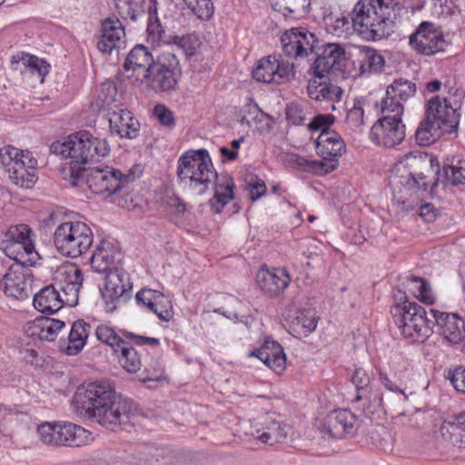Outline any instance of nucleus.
I'll list each match as a JSON object with an SVG mask.
<instances>
[{
  "mask_svg": "<svg viewBox=\"0 0 465 465\" xmlns=\"http://www.w3.org/2000/svg\"><path fill=\"white\" fill-rule=\"evenodd\" d=\"M119 351H121L120 362L124 369L130 373L137 372L142 367L140 352L126 341Z\"/></svg>",
  "mask_w": 465,
  "mask_h": 465,
  "instance_id": "43",
  "label": "nucleus"
},
{
  "mask_svg": "<svg viewBox=\"0 0 465 465\" xmlns=\"http://www.w3.org/2000/svg\"><path fill=\"white\" fill-rule=\"evenodd\" d=\"M123 335L125 339H129L133 344L137 346H158L160 344V341L156 338L136 335L127 331H123Z\"/></svg>",
  "mask_w": 465,
  "mask_h": 465,
  "instance_id": "62",
  "label": "nucleus"
},
{
  "mask_svg": "<svg viewBox=\"0 0 465 465\" xmlns=\"http://www.w3.org/2000/svg\"><path fill=\"white\" fill-rule=\"evenodd\" d=\"M154 115L158 121L168 128L175 125V118L173 113L163 104H157L153 110Z\"/></svg>",
  "mask_w": 465,
  "mask_h": 465,
  "instance_id": "58",
  "label": "nucleus"
},
{
  "mask_svg": "<svg viewBox=\"0 0 465 465\" xmlns=\"http://www.w3.org/2000/svg\"><path fill=\"white\" fill-rule=\"evenodd\" d=\"M384 58L372 48L360 50L359 64L362 73L380 72L384 66Z\"/></svg>",
  "mask_w": 465,
  "mask_h": 465,
  "instance_id": "42",
  "label": "nucleus"
},
{
  "mask_svg": "<svg viewBox=\"0 0 465 465\" xmlns=\"http://www.w3.org/2000/svg\"><path fill=\"white\" fill-rule=\"evenodd\" d=\"M174 453L172 450L166 447L156 448L150 450L147 452H140L139 457H132L129 459L128 463L131 465H159L169 464L173 461Z\"/></svg>",
  "mask_w": 465,
  "mask_h": 465,
  "instance_id": "36",
  "label": "nucleus"
},
{
  "mask_svg": "<svg viewBox=\"0 0 465 465\" xmlns=\"http://www.w3.org/2000/svg\"><path fill=\"white\" fill-rule=\"evenodd\" d=\"M102 35L97 41V48L103 53L111 54L114 49L120 47L124 29L119 19H106L102 24Z\"/></svg>",
  "mask_w": 465,
  "mask_h": 465,
  "instance_id": "28",
  "label": "nucleus"
},
{
  "mask_svg": "<svg viewBox=\"0 0 465 465\" xmlns=\"http://www.w3.org/2000/svg\"><path fill=\"white\" fill-rule=\"evenodd\" d=\"M256 279L260 289L270 296L280 294L291 282L290 275L283 269L259 272Z\"/></svg>",
  "mask_w": 465,
  "mask_h": 465,
  "instance_id": "27",
  "label": "nucleus"
},
{
  "mask_svg": "<svg viewBox=\"0 0 465 465\" xmlns=\"http://www.w3.org/2000/svg\"><path fill=\"white\" fill-rule=\"evenodd\" d=\"M95 335L101 342L109 345L115 352H118L119 348L125 343V340L107 325H99L95 330Z\"/></svg>",
  "mask_w": 465,
  "mask_h": 465,
  "instance_id": "47",
  "label": "nucleus"
},
{
  "mask_svg": "<svg viewBox=\"0 0 465 465\" xmlns=\"http://www.w3.org/2000/svg\"><path fill=\"white\" fill-rule=\"evenodd\" d=\"M440 171L433 170L432 157L427 153L412 152L407 153L396 166L393 174L390 177V183L394 191H405L410 196L427 193L436 186L439 177L432 181L430 175L439 174Z\"/></svg>",
  "mask_w": 465,
  "mask_h": 465,
  "instance_id": "3",
  "label": "nucleus"
},
{
  "mask_svg": "<svg viewBox=\"0 0 465 465\" xmlns=\"http://www.w3.org/2000/svg\"><path fill=\"white\" fill-rule=\"evenodd\" d=\"M380 381L388 391L397 394L399 401L405 402L408 400L407 395L401 387L390 380L386 373L380 372Z\"/></svg>",
  "mask_w": 465,
  "mask_h": 465,
  "instance_id": "63",
  "label": "nucleus"
},
{
  "mask_svg": "<svg viewBox=\"0 0 465 465\" xmlns=\"http://www.w3.org/2000/svg\"><path fill=\"white\" fill-rule=\"evenodd\" d=\"M75 415L114 430L137 413L135 402L117 395L108 381H92L77 388L72 401Z\"/></svg>",
  "mask_w": 465,
  "mask_h": 465,
  "instance_id": "2",
  "label": "nucleus"
},
{
  "mask_svg": "<svg viewBox=\"0 0 465 465\" xmlns=\"http://www.w3.org/2000/svg\"><path fill=\"white\" fill-rule=\"evenodd\" d=\"M213 179H214V195L210 199L209 204L213 213H220L223 207L234 197V183L228 174H218L216 173Z\"/></svg>",
  "mask_w": 465,
  "mask_h": 465,
  "instance_id": "29",
  "label": "nucleus"
},
{
  "mask_svg": "<svg viewBox=\"0 0 465 465\" xmlns=\"http://www.w3.org/2000/svg\"><path fill=\"white\" fill-rule=\"evenodd\" d=\"M288 430L289 427L282 420L266 415L253 426L249 434L262 443L273 445L285 440Z\"/></svg>",
  "mask_w": 465,
  "mask_h": 465,
  "instance_id": "21",
  "label": "nucleus"
},
{
  "mask_svg": "<svg viewBox=\"0 0 465 465\" xmlns=\"http://www.w3.org/2000/svg\"><path fill=\"white\" fill-rule=\"evenodd\" d=\"M281 42L284 54L295 59L313 54L319 44L315 35L305 27H293L285 31Z\"/></svg>",
  "mask_w": 465,
  "mask_h": 465,
  "instance_id": "15",
  "label": "nucleus"
},
{
  "mask_svg": "<svg viewBox=\"0 0 465 465\" xmlns=\"http://www.w3.org/2000/svg\"><path fill=\"white\" fill-rule=\"evenodd\" d=\"M408 327H404L401 331V334L406 338H413L415 341L419 339L424 340L433 332L435 323L433 322V317H428L426 311L424 313H419L414 317V321L411 322Z\"/></svg>",
  "mask_w": 465,
  "mask_h": 465,
  "instance_id": "35",
  "label": "nucleus"
},
{
  "mask_svg": "<svg viewBox=\"0 0 465 465\" xmlns=\"http://www.w3.org/2000/svg\"><path fill=\"white\" fill-rule=\"evenodd\" d=\"M121 254L113 244L105 240L101 241L93 255L89 259L92 269L99 273L109 272L111 266L114 264Z\"/></svg>",
  "mask_w": 465,
  "mask_h": 465,
  "instance_id": "30",
  "label": "nucleus"
},
{
  "mask_svg": "<svg viewBox=\"0 0 465 465\" xmlns=\"http://www.w3.org/2000/svg\"><path fill=\"white\" fill-rule=\"evenodd\" d=\"M15 262L9 266L7 272L0 280V288L6 296L15 300L24 301L30 297L32 285L30 275L23 266L24 261L17 256L13 258Z\"/></svg>",
  "mask_w": 465,
  "mask_h": 465,
  "instance_id": "14",
  "label": "nucleus"
},
{
  "mask_svg": "<svg viewBox=\"0 0 465 465\" xmlns=\"http://www.w3.org/2000/svg\"><path fill=\"white\" fill-rule=\"evenodd\" d=\"M356 417L350 411L339 409L331 411L320 425L322 433L328 434L333 439H342L354 433Z\"/></svg>",
  "mask_w": 465,
  "mask_h": 465,
  "instance_id": "20",
  "label": "nucleus"
},
{
  "mask_svg": "<svg viewBox=\"0 0 465 465\" xmlns=\"http://www.w3.org/2000/svg\"><path fill=\"white\" fill-rule=\"evenodd\" d=\"M311 0H272V9L285 17L301 18L310 8Z\"/></svg>",
  "mask_w": 465,
  "mask_h": 465,
  "instance_id": "38",
  "label": "nucleus"
},
{
  "mask_svg": "<svg viewBox=\"0 0 465 465\" xmlns=\"http://www.w3.org/2000/svg\"><path fill=\"white\" fill-rule=\"evenodd\" d=\"M90 331L91 325L84 320L74 322L67 341H60V351L70 356L78 354L85 346Z\"/></svg>",
  "mask_w": 465,
  "mask_h": 465,
  "instance_id": "26",
  "label": "nucleus"
},
{
  "mask_svg": "<svg viewBox=\"0 0 465 465\" xmlns=\"http://www.w3.org/2000/svg\"><path fill=\"white\" fill-rule=\"evenodd\" d=\"M274 56L269 55L259 60L257 66L252 70V77L257 82L273 83L275 77Z\"/></svg>",
  "mask_w": 465,
  "mask_h": 465,
  "instance_id": "45",
  "label": "nucleus"
},
{
  "mask_svg": "<svg viewBox=\"0 0 465 465\" xmlns=\"http://www.w3.org/2000/svg\"><path fill=\"white\" fill-rule=\"evenodd\" d=\"M308 94L311 98L318 101L334 102L341 100L343 91L339 86L331 84H320L318 85L309 84Z\"/></svg>",
  "mask_w": 465,
  "mask_h": 465,
  "instance_id": "41",
  "label": "nucleus"
},
{
  "mask_svg": "<svg viewBox=\"0 0 465 465\" xmlns=\"http://www.w3.org/2000/svg\"><path fill=\"white\" fill-rule=\"evenodd\" d=\"M433 317L435 326L439 328L440 333L452 343L460 342L465 331V322L457 314H450L436 310H430Z\"/></svg>",
  "mask_w": 465,
  "mask_h": 465,
  "instance_id": "22",
  "label": "nucleus"
},
{
  "mask_svg": "<svg viewBox=\"0 0 465 465\" xmlns=\"http://www.w3.org/2000/svg\"><path fill=\"white\" fill-rule=\"evenodd\" d=\"M415 94V83L403 78L395 79L387 87L386 97L382 99L383 111L385 113L397 112L398 115H402L404 111L402 103L413 97Z\"/></svg>",
  "mask_w": 465,
  "mask_h": 465,
  "instance_id": "19",
  "label": "nucleus"
},
{
  "mask_svg": "<svg viewBox=\"0 0 465 465\" xmlns=\"http://www.w3.org/2000/svg\"><path fill=\"white\" fill-rule=\"evenodd\" d=\"M335 117L332 114H318L313 117L308 127L312 131H320L321 134L324 132H334L331 130V126L333 124Z\"/></svg>",
  "mask_w": 465,
  "mask_h": 465,
  "instance_id": "56",
  "label": "nucleus"
},
{
  "mask_svg": "<svg viewBox=\"0 0 465 465\" xmlns=\"http://www.w3.org/2000/svg\"><path fill=\"white\" fill-rule=\"evenodd\" d=\"M135 299L139 305H143L163 321L168 322L173 317L171 301L158 291L142 289L136 293Z\"/></svg>",
  "mask_w": 465,
  "mask_h": 465,
  "instance_id": "23",
  "label": "nucleus"
},
{
  "mask_svg": "<svg viewBox=\"0 0 465 465\" xmlns=\"http://www.w3.org/2000/svg\"><path fill=\"white\" fill-rule=\"evenodd\" d=\"M195 41V37L193 35H183V36H174L173 44L177 46V48L181 49L186 55H193L195 52V47L193 45V42Z\"/></svg>",
  "mask_w": 465,
  "mask_h": 465,
  "instance_id": "59",
  "label": "nucleus"
},
{
  "mask_svg": "<svg viewBox=\"0 0 465 465\" xmlns=\"http://www.w3.org/2000/svg\"><path fill=\"white\" fill-rule=\"evenodd\" d=\"M409 290L422 302L432 304L434 297L430 283L420 277L410 276L407 278Z\"/></svg>",
  "mask_w": 465,
  "mask_h": 465,
  "instance_id": "44",
  "label": "nucleus"
},
{
  "mask_svg": "<svg viewBox=\"0 0 465 465\" xmlns=\"http://www.w3.org/2000/svg\"><path fill=\"white\" fill-rule=\"evenodd\" d=\"M345 122L348 127L353 132H362L364 125V111L360 100L355 101L352 108L348 110Z\"/></svg>",
  "mask_w": 465,
  "mask_h": 465,
  "instance_id": "49",
  "label": "nucleus"
},
{
  "mask_svg": "<svg viewBox=\"0 0 465 465\" xmlns=\"http://www.w3.org/2000/svg\"><path fill=\"white\" fill-rule=\"evenodd\" d=\"M425 115L415 132V138L420 145H429L440 135L451 134L458 128L460 114L446 98L434 96L429 100Z\"/></svg>",
  "mask_w": 465,
  "mask_h": 465,
  "instance_id": "4",
  "label": "nucleus"
},
{
  "mask_svg": "<svg viewBox=\"0 0 465 465\" xmlns=\"http://www.w3.org/2000/svg\"><path fill=\"white\" fill-rule=\"evenodd\" d=\"M317 326L315 313L312 310H303L297 313V316L291 323L293 335L306 337L312 332Z\"/></svg>",
  "mask_w": 465,
  "mask_h": 465,
  "instance_id": "39",
  "label": "nucleus"
},
{
  "mask_svg": "<svg viewBox=\"0 0 465 465\" xmlns=\"http://www.w3.org/2000/svg\"><path fill=\"white\" fill-rule=\"evenodd\" d=\"M409 44L418 54L432 55L443 51L447 42L440 27L431 22L423 21L410 36Z\"/></svg>",
  "mask_w": 465,
  "mask_h": 465,
  "instance_id": "13",
  "label": "nucleus"
},
{
  "mask_svg": "<svg viewBox=\"0 0 465 465\" xmlns=\"http://www.w3.org/2000/svg\"><path fill=\"white\" fill-rule=\"evenodd\" d=\"M286 117L292 124L300 125L304 121L302 109L298 105L292 104L286 108Z\"/></svg>",
  "mask_w": 465,
  "mask_h": 465,
  "instance_id": "64",
  "label": "nucleus"
},
{
  "mask_svg": "<svg viewBox=\"0 0 465 465\" xmlns=\"http://www.w3.org/2000/svg\"><path fill=\"white\" fill-rule=\"evenodd\" d=\"M63 294L56 289L54 283L44 287L35 294L34 306L43 313H54L64 305Z\"/></svg>",
  "mask_w": 465,
  "mask_h": 465,
  "instance_id": "31",
  "label": "nucleus"
},
{
  "mask_svg": "<svg viewBox=\"0 0 465 465\" xmlns=\"http://www.w3.org/2000/svg\"><path fill=\"white\" fill-rule=\"evenodd\" d=\"M381 113L383 116L372 125L370 137L373 142L385 147H394L405 137V125L401 121V115H398L397 112L385 113L382 106Z\"/></svg>",
  "mask_w": 465,
  "mask_h": 465,
  "instance_id": "12",
  "label": "nucleus"
},
{
  "mask_svg": "<svg viewBox=\"0 0 465 465\" xmlns=\"http://www.w3.org/2000/svg\"><path fill=\"white\" fill-rule=\"evenodd\" d=\"M90 436L91 433L79 425L58 422V445L79 447L86 444Z\"/></svg>",
  "mask_w": 465,
  "mask_h": 465,
  "instance_id": "33",
  "label": "nucleus"
},
{
  "mask_svg": "<svg viewBox=\"0 0 465 465\" xmlns=\"http://www.w3.org/2000/svg\"><path fill=\"white\" fill-rule=\"evenodd\" d=\"M40 440L46 445H58V422H43L37 428Z\"/></svg>",
  "mask_w": 465,
  "mask_h": 465,
  "instance_id": "52",
  "label": "nucleus"
},
{
  "mask_svg": "<svg viewBox=\"0 0 465 465\" xmlns=\"http://www.w3.org/2000/svg\"><path fill=\"white\" fill-rule=\"evenodd\" d=\"M20 63L25 66V70L32 74L36 73L42 80L49 72V64H47L44 59L38 58L33 54L20 53L14 55L12 58V64H19Z\"/></svg>",
  "mask_w": 465,
  "mask_h": 465,
  "instance_id": "40",
  "label": "nucleus"
},
{
  "mask_svg": "<svg viewBox=\"0 0 465 465\" xmlns=\"http://www.w3.org/2000/svg\"><path fill=\"white\" fill-rule=\"evenodd\" d=\"M351 381L355 385L357 390V395L355 401H361L362 399L369 397V386L371 379L363 369H356L352 377Z\"/></svg>",
  "mask_w": 465,
  "mask_h": 465,
  "instance_id": "51",
  "label": "nucleus"
},
{
  "mask_svg": "<svg viewBox=\"0 0 465 465\" xmlns=\"http://www.w3.org/2000/svg\"><path fill=\"white\" fill-rule=\"evenodd\" d=\"M94 241L93 232L83 222L61 223L54 233V243L64 255L76 258L87 252Z\"/></svg>",
  "mask_w": 465,
  "mask_h": 465,
  "instance_id": "6",
  "label": "nucleus"
},
{
  "mask_svg": "<svg viewBox=\"0 0 465 465\" xmlns=\"http://www.w3.org/2000/svg\"><path fill=\"white\" fill-rule=\"evenodd\" d=\"M275 77L273 83L282 84L290 81L294 76L293 66L289 62L279 61L274 56Z\"/></svg>",
  "mask_w": 465,
  "mask_h": 465,
  "instance_id": "55",
  "label": "nucleus"
},
{
  "mask_svg": "<svg viewBox=\"0 0 465 465\" xmlns=\"http://www.w3.org/2000/svg\"><path fill=\"white\" fill-rule=\"evenodd\" d=\"M320 47L313 54L316 59L312 65V74L318 78H323L330 72L341 70L345 60V49L340 44L329 43Z\"/></svg>",
  "mask_w": 465,
  "mask_h": 465,
  "instance_id": "17",
  "label": "nucleus"
},
{
  "mask_svg": "<svg viewBox=\"0 0 465 465\" xmlns=\"http://www.w3.org/2000/svg\"><path fill=\"white\" fill-rule=\"evenodd\" d=\"M440 431L444 437L446 434H449L450 439H452V437H465V412L444 420L440 427Z\"/></svg>",
  "mask_w": 465,
  "mask_h": 465,
  "instance_id": "46",
  "label": "nucleus"
},
{
  "mask_svg": "<svg viewBox=\"0 0 465 465\" xmlns=\"http://www.w3.org/2000/svg\"><path fill=\"white\" fill-rule=\"evenodd\" d=\"M32 230L26 224H17L9 227L5 235V240L2 242L3 249L5 253L12 257L16 252V255L23 256V254H34L35 245L31 238Z\"/></svg>",
  "mask_w": 465,
  "mask_h": 465,
  "instance_id": "18",
  "label": "nucleus"
},
{
  "mask_svg": "<svg viewBox=\"0 0 465 465\" xmlns=\"http://www.w3.org/2000/svg\"><path fill=\"white\" fill-rule=\"evenodd\" d=\"M83 281L84 276L81 269L74 264L60 266L53 277V283L63 294L64 303L70 307L78 303Z\"/></svg>",
  "mask_w": 465,
  "mask_h": 465,
  "instance_id": "16",
  "label": "nucleus"
},
{
  "mask_svg": "<svg viewBox=\"0 0 465 465\" xmlns=\"http://www.w3.org/2000/svg\"><path fill=\"white\" fill-rule=\"evenodd\" d=\"M371 439L384 451L392 450L393 439L384 426H379L371 431Z\"/></svg>",
  "mask_w": 465,
  "mask_h": 465,
  "instance_id": "54",
  "label": "nucleus"
},
{
  "mask_svg": "<svg viewBox=\"0 0 465 465\" xmlns=\"http://www.w3.org/2000/svg\"><path fill=\"white\" fill-rule=\"evenodd\" d=\"M359 16L355 5L351 13L348 15L337 16L335 19H332V15H328L327 17L329 18L326 19V24L332 34L338 36H341L342 35H347L351 34V31H354L367 40L376 41L383 38L380 33L376 35V27H374V24H372L370 19L366 20L364 18L361 21V18Z\"/></svg>",
  "mask_w": 465,
  "mask_h": 465,
  "instance_id": "11",
  "label": "nucleus"
},
{
  "mask_svg": "<svg viewBox=\"0 0 465 465\" xmlns=\"http://www.w3.org/2000/svg\"><path fill=\"white\" fill-rule=\"evenodd\" d=\"M156 60L152 53L143 45H136L126 56L124 63V69L133 72H149V67L153 66Z\"/></svg>",
  "mask_w": 465,
  "mask_h": 465,
  "instance_id": "34",
  "label": "nucleus"
},
{
  "mask_svg": "<svg viewBox=\"0 0 465 465\" xmlns=\"http://www.w3.org/2000/svg\"><path fill=\"white\" fill-rule=\"evenodd\" d=\"M345 143L336 132H324L316 139L317 153L322 157L320 161H307L298 159L300 166L307 168L318 174H327L337 169L338 158L345 152Z\"/></svg>",
  "mask_w": 465,
  "mask_h": 465,
  "instance_id": "8",
  "label": "nucleus"
},
{
  "mask_svg": "<svg viewBox=\"0 0 465 465\" xmlns=\"http://www.w3.org/2000/svg\"><path fill=\"white\" fill-rule=\"evenodd\" d=\"M109 124L111 132L121 138L134 139L139 135L140 124L127 110L119 109L112 112Z\"/></svg>",
  "mask_w": 465,
  "mask_h": 465,
  "instance_id": "25",
  "label": "nucleus"
},
{
  "mask_svg": "<svg viewBox=\"0 0 465 465\" xmlns=\"http://www.w3.org/2000/svg\"><path fill=\"white\" fill-rule=\"evenodd\" d=\"M133 283L130 275L123 269L114 268L105 277L102 296L107 312H114L131 298Z\"/></svg>",
  "mask_w": 465,
  "mask_h": 465,
  "instance_id": "10",
  "label": "nucleus"
},
{
  "mask_svg": "<svg viewBox=\"0 0 465 465\" xmlns=\"http://www.w3.org/2000/svg\"><path fill=\"white\" fill-rule=\"evenodd\" d=\"M183 2L201 20H209L213 15L214 6L211 0H183Z\"/></svg>",
  "mask_w": 465,
  "mask_h": 465,
  "instance_id": "50",
  "label": "nucleus"
},
{
  "mask_svg": "<svg viewBox=\"0 0 465 465\" xmlns=\"http://www.w3.org/2000/svg\"><path fill=\"white\" fill-rule=\"evenodd\" d=\"M50 150L71 159L60 170L64 180L72 186L85 183L95 194H114L135 179L133 171L124 174L110 166L89 170L84 167L86 163L101 161L110 153L107 141L95 137L89 131H80L68 136L63 143H53Z\"/></svg>",
  "mask_w": 465,
  "mask_h": 465,
  "instance_id": "1",
  "label": "nucleus"
},
{
  "mask_svg": "<svg viewBox=\"0 0 465 465\" xmlns=\"http://www.w3.org/2000/svg\"><path fill=\"white\" fill-rule=\"evenodd\" d=\"M180 74V63L173 52H163L149 72L143 74L148 85L156 93L170 92L175 89Z\"/></svg>",
  "mask_w": 465,
  "mask_h": 465,
  "instance_id": "9",
  "label": "nucleus"
},
{
  "mask_svg": "<svg viewBox=\"0 0 465 465\" xmlns=\"http://www.w3.org/2000/svg\"><path fill=\"white\" fill-rule=\"evenodd\" d=\"M177 178L197 194H203L213 182L216 171L206 149L189 150L178 159Z\"/></svg>",
  "mask_w": 465,
  "mask_h": 465,
  "instance_id": "5",
  "label": "nucleus"
},
{
  "mask_svg": "<svg viewBox=\"0 0 465 465\" xmlns=\"http://www.w3.org/2000/svg\"><path fill=\"white\" fill-rule=\"evenodd\" d=\"M359 17L374 24L377 33L387 37L394 31V25L403 6L397 0H359L356 4Z\"/></svg>",
  "mask_w": 465,
  "mask_h": 465,
  "instance_id": "7",
  "label": "nucleus"
},
{
  "mask_svg": "<svg viewBox=\"0 0 465 465\" xmlns=\"http://www.w3.org/2000/svg\"><path fill=\"white\" fill-rule=\"evenodd\" d=\"M251 356L259 358L277 374H282L285 369V353L282 345L275 341L266 340L260 349L251 351Z\"/></svg>",
  "mask_w": 465,
  "mask_h": 465,
  "instance_id": "24",
  "label": "nucleus"
},
{
  "mask_svg": "<svg viewBox=\"0 0 465 465\" xmlns=\"http://www.w3.org/2000/svg\"><path fill=\"white\" fill-rule=\"evenodd\" d=\"M419 313H424V308L415 302L404 300L402 303L397 302L394 307L393 316L395 323L402 331L414 321Z\"/></svg>",
  "mask_w": 465,
  "mask_h": 465,
  "instance_id": "37",
  "label": "nucleus"
},
{
  "mask_svg": "<svg viewBox=\"0 0 465 465\" xmlns=\"http://www.w3.org/2000/svg\"><path fill=\"white\" fill-rule=\"evenodd\" d=\"M369 397L371 398L362 399L368 403L367 406L366 403L363 404V409L368 414L383 410V397L380 393H371L370 389Z\"/></svg>",
  "mask_w": 465,
  "mask_h": 465,
  "instance_id": "60",
  "label": "nucleus"
},
{
  "mask_svg": "<svg viewBox=\"0 0 465 465\" xmlns=\"http://www.w3.org/2000/svg\"><path fill=\"white\" fill-rule=\"evenodd\" d=\"M64 325V322L60 320L39 317L29 323L27 332L31 337L51 341L55 339L57 331L63 329Z\"/></svg>",
  "mask_w": 465,
  "mask_h": 465,
  "instance_id": "32",
  "label": "nucleus"
},
{
  "mask_svg": "<svg viewBox=\"0 0 465 465\" xmlns=\"http://www.w3.org/2000/svg\"><path fill=\"white\" fill-rule=\"evenodd\" d=\"M444 180L451 185L465 183V159L458 160L456 163L444 165L442 169Z\"/></svg>",
  "mask_w": 465,
  "mask_h": 465,
  "instance_id": "48",
  "label": "nucleus"
},
{
  "mask_svg": "<svg viewBox=\"0 0 465 465\" xmlns=\"http://www.w3.org/2000/svg\"><path fill=\"white\" fill-rule=\"evenodd\" d=\"M21 151L14 146L6 145L0 150V160L4 166L15 165V163H20L19 158Z\"/></svg>",
  "mask_w": 465,
  "mask_h": 465,
  "instance_id": "57",
  "label": "nucleus"
},
{
  "mask_svg": "<svg viewBox=\"0 0 465 465\" xmlns=\"http://www.w3.org/2000/svg\"><path fill=\"white\" fill-rule=\"evenodd\" d=\"M446 378L457 391L465 394V365L448 369Z\"/></svg>",
  "mask_w": 465,
  "mask_h": 465,
  "instance_id": "53",
  "label": "nucleus"
},
{
  "mask_svg": "<svg viewBox=\"0 0 465 465\" xmlns=\"http://www.w3.org/2000/svg\"><path fill=\"white\" fill-rule=\"evenodd\" d=\"M147 33L149 38L153 43L159 44L161 42H164V30L162 25L159 24V20L156 18L155 21H149L147 25Z\"/></svg>",
  "mask_w": 465,
  "mask_h": 465,
  "instance_id": "61",
  "label": "nucleus"
}]
</instances>
